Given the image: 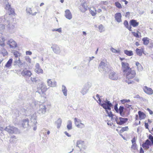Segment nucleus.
<instances>
[{"label": "nucleus", "mask_w": 153, "mask_h": 153, "mask_svg": "<svg viewBox=\"0 0 153 153\" xmlns=\"http://www.w3.org/2000/svg\"><path fill=\"white\" fill-rule=\"evenodd\" d=\"M6 16L2 17V21L1 23H2L0 25V29L3 30L5 29V26L7 28L8 30L13 29L14 28V26L10 24L9 21L5 18Z\"/></svg>", "instance_id": "1"}, {"label": "nucleus", "mask_w": 153, "mask_h": 153, "mask_svg": "<svg viewBox=\"0 0 153 153\" xmlns=\"http://www.w3.org/2000/svg\"><path fill=\"white\" fill-rule=\"evenodd\" d=\"M149 139H147L142 145V147L145 149L147 150L149 148V146L153 145V136L151 135L149 136Z\"/></svg>", "instance_id": "2"}, {"label": "nucleus", "mask_w": 153, "mask_h": 153, "mask_svg": "<svg viewBox=\"0 0 153 153\" xmlns=\"http://www.w3.org/2000/svg\"><path fill=\"white\" fill-rule=\"evenodd\" d=\"M98 68L100 71H103L105 73L108 72L109 70L107 64L102 61L99 64Z\"/></svg>", "instance_id": "3"}, {"label": "nucleus", "mask_w": 153, "mask_h": 153, "mask_svg": "<svg viewBox=\"0 0 153 153\" xmlns=\"http://www.w3.org/2000/svg\"><path fill=\"white\" fill-rule=\"evenodd\" d=\"M104 101V103H101V106L105 109H108V110L110 111L111 109V107L113 106V105L107 99Z\"/></svg>", "instance_id": "4"}, {"label": "nucleus", "mask_w": 153, "mask_h": 153, "mask_svg": "<svg viewBox=\"0 0 153 153\" xmlns=\"http://www.w3.org/2000/svg\"><path fill=\"white\" fill-rule=\"evenodd\" d=\"M124 74L128 79L133 78L136 75L135 71L133 70H132L131 69Z\"/></svg>", "instance_id": "5"}, {"label": "nucleus", "mask_w": 153, "mask_h": 153, "mask_svg": "<svg viewBox=\"0 0 153 153\" xmlns=\"http://www.w3.org/2000/svg\"><path fill=\"white\" fill-rule=\"evenodd\" d=\"M4 130L10 134L17 133L18 131V129L13 126H9L6 127Z\"/></svg>", "instance_id": "6"}, {"label": "nucleus", "mask_w": 153, "mask_h": 153, "mask_svg": "<svg viewBox=\"0 0 153 153\" xmlns=\"http://www.w3.org/2000/svg\"><path fill=\"white\" fill-rule=\"evenodd\" d=\"M47 89L46 85L44 83H42L40 85L39 88H38L37 92L40 94H42L47 91Z\"/></svg>", "instance_id": "7"}, {"label": "nucleus", "mask_w": 153, "mask_h": 153, "mask_svg": "<svg viewBox=\"0 0 153 153\" xmlns=\"http://www.w3.org/2000/svg\"><path fill=\"white\" fill-rule=\"evenodd\" d=\"M109 72V78L113 80H117L118 79V75L113 70H110L108 71Z\"/></svg>", "instance_id": "8"}, {"label": "nucleus", "mask_w": 153, "mask_h": 153, "mask_svg": "<svg viewBox=\"0 0 153 153\" xmlns=\"http://www.w3.org/2000/svg\"><path fill=\"white\" fill-rule=\"evenodd\" d=\"M128 120L127 118H123L121 117H120L119 118L117 117H116L115 121L117 123L120 125H121L125 123Z\"/></svg>", "instance_id": "9"}, {"label": "nucleus", "mask_w": 153, "mask_h": 153, "mask_svg": "<svg viewBox=\"0 0 153 153\" xmlns=\"http://www.w3.org/2000/svg\"><path fill=\"white\" fill-rule=\"evenodd\" d=\"M6 43L9 45L10 48H15L17 47V44L13 39H10L7 41Z\"/></svg>", "instance_id": "10"}, {"label": "nucleus", "mask_w": 153, "mask_h": 153, "mask_svg": "<svg viewBox=\"0 0 153 153\" xmlns=\"http://www.w3.org/2000/svg\"><path fill=\"white\" fill-rule=\"evenodd\" d=\"M121 65L123 72L124 73L131 69L129 67V64L127 62H122Z\"/></svg>", "instance_id": "11"}, {"label": "nucleus", "mask_w": 153, "mask_h": 153, "mask_svg": "<svg viewBox=\"0 0 153 153\" xmlns=\"http://www.w3.org/2000/svg\"><path fill=\"white\" fill-rule=\"evenodd\" d=\"M74 121L75 125L78 128H83L85 127V125L81 123V120L77 118H75Z\"/></svg>", "instance_id": "12"}, {"label": "nucleus", "mask_w": 153, "mask_h": 153, "mask_svg": "<svg viewBox=\"0 0 153 153\" xmlns=\"http://www.w3.org/2000/svg\"><path fill=\"white\" fill-rule=\"evenodd\" d=\"M51 48L56 54H59L61 52L59 47L56 45L54 44L51 47Z\"/></svg>", "instance_id": "13"}, {"label": "nucleus", "mask_w": 153, "mask_h": 153, "mask_svg": "<svg viewBox=\"0 0 153 153\" xmlns=\"http://www.w3.org/2000/svg\"><path fill=\"white\" fill-rule=\"evenodd\" d=\"M35 71L38 74H42L43 71L41 68L39 63H36L35 65Z\"/></svg>", "instance_id": "14"}, {"label": "nucleus", "mask_w": 153, "mask_h": 153, "mask_svg": "<svg viewBox=\"0 0 153 153\" xmlns=\"http://www.w3.org/2000/svg\"><path fill=\"white\" fill-rule=\"evenodd\" d=\"M36 113H34L31 116L30 120L31 123H32V126H35L37 123L36 120Z\"/></svg>", "instance_id": "15"}, {"label": "nucleus", "mask_w": 153, "mask_h": 153, "mask_svg": "<svg viewBox=\"0 0 153 153\" xmlns=\"http://www.w3.org/2000/svg\"><path fill=\"white\" fill-rule=\"evenodd\" d=\"M143 90L146 93L149 95L152 94L153 93L152 89L146 86L144 87Z\"/></svg>", "instance_id": "16"}, {"label": "nucleus", "mask_w": 153, "mask_h": 153, "mask_svg": "<svg viewBox=\"0 0 153 153\" xmlns=\"http://www.w3.org/2000/svg\"><path fill=\"white\" fill-rule=\"evenodd\" d=\"M21 74L23 76H27L29 77H30L32 74L30 71L28 70H23Z\"/></svg>", "instance_id": "17"}, {"label": "nucleus", "mask_w": 153, "mask_h": 153, "mask_svg": "<svg viewBox=\"0 0 153 153\" xmlns=\"http://www.w3.org/2000/svg\"><path fill=\"white\" fill-rule=\"evenodd\" d=\"M121 17V14L120 13H117L115 15V19L119 23L122 22Z\"/></svg>", "instance_id": "18"}, {"label": "nucleus", "mask_w": 153, "mask_h": 153, "mask_svg": "<svg viewBox=\"0 0 153 153\" xmlns=\"http://www.w3.org/2000/svg\"><path fill=\"white\" fill-rule=\"evenodd\" d=\"M29 120L28 119H25L23 120L22 123V125L24 128H27L29 127Z\"/></svg>", "instance_id": "19"}, {"label": "nucleus", "mask_w": 153, "mask_h": 153, "mask_svg": "<svg viewBox=\"0 0 153 153\" xmlns=\"http://www.w3.org/2000/svg\"><path fill=\"white\" fill-rule=\"evenodd\" d=\"M132 145L131 148L134 150H136L137 149V145L136 143V140L135 137H134L133 139L131 140Z\"/></svg>", "instance_id": "20"}, {"label": "nucleus", "mask_w": 153, "mask_h": 153, "mask_svg": "<svg viewBox=\"0 0 153 153\" xmlns=\"http://www.w3.org/2000/svg\"><path fill=\"white\" fill-rule=\"evenodd\" d=\"M65 12L66 18L69 20L71 19L72 18V15L70 10L68 9L66 10L65 11Z\"/></svg>", "instance_id": "21"}, {"label": "nucleus", "mask_w": 153, "mask_h": 153, "mask_svg": "<svg viewBox=\"0 0 153 153\" xmlns=\"http://www.w3.org/2000/svg\"><path fill=\"white\" fill-rule=\"evenodd\" d=\"M139 24V22H137L136 20L134 19L131 20L129 22L130 25L134 27L138 26Z\"/></svg>", "instance_id": "22"}, {"label": "nucleus", "mask_w": 153, "mask_h": 153, "mask_svg": "<svg viewBox=\"0 0 153 153\" xmlns=\"http://www.w3.org/2000/svg\"><path fill=\"white\" fill-rule=\"evenodd\" d=\"M46 107L45 105H41L39 111V113L42 114H45L46 111Z\"/></svg>", "instance_id": "23"}, {"label": "nucleus", "mask_w": 153, "mask_h": 153, "mask_svg": "<svg viewBox=\"0 0 153 153\" xmlns=\"http://www.w3.org/2000/svg\"><path fill=\"white\" fill-rule=\"evenodd\" d=\"M89 90V88L87 86H85L82 88L81 91V93L84 95L87 93Z\"/></svg>", "instance_id": "24"}, {"label": "nucleus", "mask_w": 153, "mask_h": 153, "mask_svg": "<svg viewBox=\"0 0 153 153\" xmlns=\"http://www.w3.org/2000/svg\"><path fill=\"white\" fill-rule=\"evenodd\" d=\"M138 114L139 116V119L140 120L144 119L146 117V114L143 112L140 111H139L138 112Z\"/></svg>", "instance_id": "25"}, {"label": "nucleus", "mask_w": 153, "mask_h": 153, "mask_svg": "<svg viewBox=\"0 0 153 153\" xmlns=\"http://www.w3.org/2000/svg\"><path fill=\"white\" fill-rule=\"evenodd\" d=\"M81 7H80V8L83 7V8H84V10H82L81 9V11L82 12H84L86 10H87V6L85 2L82 4L81 5Z\"/></svg>", "instance_id": "26"}, {"label": "nucleus", "mask_w": 153, "mask_h": 153, "mask_svg": "<svg viewBox=\"0 0 153 153\" xmlns=\"http://www.w3.org/2000/svg\"><path fill=\"white\" fill-rule=\"evenodd\" d=\"M14 62L15 63L14 65H16V64L18 65L19 67L23 65V63L20 60L19 58H18V59L17 60V59L15 60L14 61Z\"/></svg>", "instance_id": "27"}, {"label": "nucleus", "mask_w": 153, "mask_h": 153, "mask_svg": "<svg viewBox=\"0 0 153 153\" xmlns=\"http://www.w3.org/2000/svg\"><path fill=\"white\" fill-rule=\"evenodd\" d=\"M135 64L138 71H141L143 70V68L142 66L138 62H136Z\"/></svg>", "instance_id": "28"}, {"label": "nucleus", "mask_w": 153, "mask_h": 153, "mask_svg": "<svg viewBox=\"0 0 153 153\" xmlns=\"http://www.w3.org/2000/svg\"><path fill=\"white\" fill-rule=\"evenodd\" d=\"M83 144H84V141L81 140H78L77 141L76 143V146L77 147H78L80 149V151H81V149L79 146V145H81L82 146Z\"/></svg>", "instance_id": "29"}, {"label": "nucleus", "mask_w": 153, "mask_h": 153, "mask_svg": "<svg viewBox=\"0 0 153 153\" xmlns=\"http://www.w3.org/2000/svg\"><path fill=\"white\" fill-rule=\"evenodd\" d=\"M62 91L64 95L65 96H66L67 94V90L65 86L64 85H62Z\"/></svg>", "instance_id": "30"}, {"label": "nucleus", "mask_w": 153, "mask_h": 153, "mask_svg": "<svg viewBox=\"0 0 153 153\" xmlns=\"http://www.w3.org/2000/svg\"><path fill=\"white\" fill-rule=\"evenodd\" d=\"M13 59L12 58L10 59L7 62L5 65V67L7 68L10 67L11 65Z\"/></svg>", "instance_id": "31"}, {"label": "nucleus", "mask_w": 153, "mask_h": 153, "mask_svg": "<svg viewBox=\"0 0 153 153\" xmlns=\"http://www.w3.org/2000/svg\"><path fill=\"white\" fill-rule=\"evenodd\" d=\"M26 10L27 13H29V14H31L33 16L36 15L37 13L36 12H35L33 13H32L31 8L30 7L27 8Z\"/></svg>", "instance_id": "32"}, {"label": "nucleus", "mask_w": 153, "mask_h": 153, "mask_svg": "<svg viewBox=\"0 0 153 153\" xmlns=\"http://www.w3.org/2000/svg\"><path fill=\"white\" fill-rule=\"evenodd\" d=\"M68 125L67 127L68 130H70L72 129V124L71 120H69L68 121Z\"/></svg>", "instance_id": "33"}, {"label": "nucleus", "mask_w": 153, "mask_h": 153, "mask_svg": "<svg viewBox=\"0 0 153 153\" xmlns=\"http://www.w3.org/2000/svg\"><path fill=\"white\" fill-rule=\"evenodd\" d=\"M136 52L137 54L139 56H141L143 52V50L142 49H140L138 48H137L136 50Z\"/></svg>", "instance_id": "34"}, {"label": "nucleus", "mask_w": 153, "mask_h": 153, "mask_svg": "<svg viewBox=\"0 0 153 153\" xmlns=\"http://www.w3.org/2000/svg\"><path fill=\"white\" fill-rule=\"evenodd\" d=\"M124 53L128 56H131L133 54V52L131 51H128L127 50H125L124 51Z\"/></svg>", "instance_id": "35"}, {"label": "nucleus", "mask_w": 153, "mask_h": 153, "mask_svg": "<svg viewBox=\"0 0 153 153\" xmlns=\"http://www.w3.org/2000/svg\"><path fill=\"white\" fill-rule=\"evenodd\" d=\"M56 123L57 124L58 128H59L61 125L62 123V120L60 118H59L57 121L56 122Z\"/></svg>", "instance_id": "36"}, {"label": "nucleus", "mask_w": 153, "mask_h": 153, "mask_svg": "<svg viewBox=\"0 0 153 153\" xmlns=\"http://www.w3.org/2000/svg\"><path fill=\"white\" fill-rule=\"evenodd\" d=\"M98 28L99 29V31L101 33L105 31L104 27L102 24L99 25L98 26Z\"/></svg>", "instance_id": "37"}, {"label": "nucleus", "mask_w": 153, "mask_h": 153, "mask_svg": "<svg viewBox=\"0 0 153 153\" xmlns=\"http://www.w3.org/2000/svg\"><path fill=\"white\" fill-rule=\"evenodd\" d=\"M148 38L147 37L144 38L142 40L143 41V44L145 45H148L149 42V40L148 39Z\"/></svg>", "instance_id": "38"}, {"label": "nucleus", "mask_w": 153, "mask_h": 153, "mask_svg": "<svg viewBox=\"0 0 153 153\" xmlns=\"http://www.w3.org/2000/svg\"><path fill=\"white\" fill-rule=\"evenodd\" d=\"M29 109L27 108L25 109V108H22V113L23 114H25L26 115H27L28 114H27V112L29 111Z\"/></svg>", "instance_id": "39"}, {"label": "nucleus", "mask_w": 153, "mask_h": 153, "mask_svg": "<svg viewBox=\"0 0 153 153\" xmlns=\"http://www.w3.org/2000/svg\"><path fill=\"white\" fill-rule=\"evenodd\" d=\"M5 39L4 38H2L0 40V45L2 47H4V42L5 41Z\"/></svg>", "instance_id": "40"}, {"label": "nucleus", "mask_w": 153, "mask_h": 153, "mask_svg": "<svg viewBox=\"0 0 153 153\" xmlns=\"http://www.w3.org/2000/svg\"><path fill=\"white\" fill-rule=\"evenodd\" d=\"M124 105L126 108H129V111H130V108H131L132 109H133V108L132 107V105H129L127 103H126L124 104Z\"/></svg>", "instance_id": "41"}, {"label": "nucleus", "mask_w": 153, "mask_h": 153, "mask_svg": "<svg viewBox=\"0 0 153 153\" xmlns=\"http://www.w3.org/2000/svg\"><path fill=\"white\" fill-rule=\"evenodd\" d=\"M1 52V53L2 54L3 56H5L8 54L7 51L4 49H3Z\"/></svg>", "instance_id": "42"}, {"label": "nucleus", "mask_w": 153, "mask_h": 153, "mask_svg": "<svg viewBox=\"0 0 153 153\" xmlns=\"http://www.w3.org/2000/svg\"><path fill=\"white\" fill-rule=\"evenodd\" d=\"M128 126H126L122 128L120 130V131L121 133L123 132L128 130Z\"/></svg>", "instance_id": "43"}, {"label": "nucleus", "mask_w": 153, "mask_h": 153, "mask_svg": "<svg viewBox=\"0 0 153 153\" xmlns=\"http://www.w3.org/2000/svg\"><path fill=\"white\" fill-rule=\"evenodd\" d=\"M115 6L119 8H122L121 4L118 2H116L115 3Z\"/></svg>", "instance_id": "44"}, {"label": "nucleus", "mask_w": 153, "mask_h": 153, "mask_svg": "<svg viewBox=\"0 0 153 153\" xmlns=\"http://www.w3.org/2000/svg\"><path fill=\"white\" fill-rule=\"evenodd\" d=\"M91 14L93 16H95L96 14V10H95V11L92 10L91 9L89 10Z\"/></svg>", "instance_id": "45"}, {"label": "nucleus", "mask_w": 153, "mask_h": 153, "mask_svg": "<svg viewBox=\"0 0 153 153\" xmlns=\"http://www.w3.org/2000/svg\"><path fill=\"white\" fill-rule=\"evenodd\" d=\"M138 33H139V32L138 31H137V33H135L134 32H132V33L133 34V35L135 37L137 38H139V36L138 34Z\"/></svg>", "instance_id": "46"}, {"label": "nucleus", "mask_w": 153, "mask_h": 153, "mask_svg": "<svg viewBox=\"0 0 153 153\" xmlns=\"http://www.w3.org/2000/svg\"><path fill=\"white\" fill-rule=\"evenodd\" d=\"M117 105H118V104L117 103L115 104L114 106V109L116 111V112L117 113H118L119 112V109H118V108Z\"/></svg>", "instance_id": "47"}, {"label": "nucleus", "mask_w": 153, "mask_h": 153, "mask_svg": "<svg viewBox=\"0 0 153 153\" xmlns=\"http://www.w3.org/2000/svg\"><path fill=\"white\" fill-rule=\"evenodd\" d=\"M16 138L15 136L13 135L11 136L10 140L11 141H13V142L14 143L16 141Z\"/></svg>", "instance_id": "48"}, {"label": "nucleus", "mask_w": 153, "mask_h": 153, "mask_svg": "<svg viewBox=\"0 0 153 153\" xmlns=\"http://www.w3.org/2000/svg\"><path fill=\"white\" fill-rule=\"evenodd\" d=\"M48 85V86L51 87L52 82L51 79H48L47 81Z\"/></svg>", "instance_id": "49"}, {"label": "nucleus", "mask_w": 153, "mask_h": 153, "mask_svg": "<svg viewBox=\"0 0 153 153\" xmlns=\"http://www.w3.org/2000/svg\"><path fill=\"white\" fill-rule=\"evenodd\" d=\"M25 59L29 63H30L31 62V59L30 58L29 56H26L25 57Z\"/></svg>", "instance_id": "50"}, {"label": "nucleus", "mask_w": 153, "mask_h": 153, "mask_svg": "<svg viewBox=\"0 0 153 153\" xmlns=\"http://www.w3.org/2000/svg\"><path fill=\"white\" fill-rule=\"evenodd\" d=\"M124 25L125 26V27L127 28L128 27V22L127 20H125L124 23H123Z\"/></svg>", "instance_id": "51"}, {"label": "nucleus", "mask_w": 153, "mask_h": 153, "mask_svg": "<svg viewBox=\"0 0 153 153\" xmlns=\"http://www.w3.org/2000/svg\"><path fill=\"white\" fill-rule=\"evenodd\" d=\"M119 114L121 116L123 117H127L125 116V112L124 111H119Z\"/></svg>", "instance_id": "52"}, {"label": "nucleus", "mask_w": 153, "mask_h": 153, "mask_svg": "<svg viewBox=\"0 0 153 153\" xmlns=\"http://www.w3.org/2000/svg\"><path fill=\"white\" fill-rule=\"evenodd\" d=\"M30 79L31 81L33 82H36L37 81V78H36L35 77H31L30 78Z\"/></svg>", "instance_id": "53"}, {"label": "nucleus", "mask_w": 153, "mask_h": 153, "mask_svg": "<svg viewBox=\"0 0 153 153\" xmlns=\"http://www.w3.org/2000/svg\"><path fill=\"white\" fill-rule=\"evenodd\" d=\"M19 54V53L18 51H16L14 52L13 54L15 56V57L16 58H17L18 56V54Z\"/></svg>", "instance_id": "54"}, {"label": "nucleus", "mask_w": 153, "mask_h": 153, "mask_svg": "<svg viewBox=\"0 0 153 153\" xmlns=\"http://www.w3.org/2000/svg\"><path fill=\"white\" fill-rule=\"evenodd\" d=\"M124 108L123 106H120L119 109V111H124Z\"/></svg>", "instance_id": "55"}, {"label": "nucleus", "mask_w": 153, "mask_h": 153, "mask_svg": "<svg viewBox=\"0 0 153 153\" xmlns=\"http://www.w3.org/2000/svg\"><path fill=\"white\" fill-rule=\"evenodd\" d=\"M56 85V81H54L53 82H52L51 87H55Z\"/></svg>", "instance_id": "56"}, {"label": "nucleus", "mask_w": 153, "mask_h": 153, "mask_svg": "<svg viewBox=\"0 0 153 153\" xmlns=\"http://www.w3.org/2000/svg\"><path fill=\"white\" fill-rule=\"evenodd\" d=\"M108 116L109 117H112L114 116V115L113 114L112 112L111 111H110V112H109V114H108Z\"/></svg>", "instance_id": "57"}, {"label": "nucleus", "mask_w": 153, "mask_h": 153, "mask_svg": "<svg viewBox=\"0 0 153 153\" xmlns=\"http://www.w3.org/2000/svg\"><path fill=\"white\" fill-rule=\"evenodd\" d=\"M81 149V150L82 149H83L84 150H85L87 148V146L83 144L82 146V147L80 148Z\"/></svg>", "instance_id": "58"}, {"label": "nucleus", "mask_w": 153, "mask_h": 153, "mask_svg": "<svg viewBox=\"0 0 153 153\" xmlns=\"http://www.w3.org/2000/svg\"><path fill=\"white\" fill-rule=\"evenodd\" d=\"M130 16V13L129 12L126 13L125 16L126 17H129Z\"/></svg>", "instance_id": "59"}, {"label": "nucleus", "mask_w": 153, "mask_h": 153, "mask_svg": "<svg viewBox=\"0 0 153 153\" xmlns=\"http://www.w3.org/2000/svg\"><path fill=\"white\" fill-rule=\"evenodd\" d=\"M26 55H31L32 54V53L31 51H27L26 52Z\"/></svg>", "instance_id": "60"}, {"label": "nucleus", "mask_w": 153, "mask_h": 153, "mask_svg": "<svg viewBox=\"0 0 153 153\" xmlns=\"http://www.w3.org/2000/svg\"><path fill=\"white\" fill-rule=\"evenodd\" d=\"M145 126L146 129H149V125L147 123H145Z\"/></svg>", "instance_id": "61"}, {"label": "nucleus", "mask_w": 153, "mask_h": 153, "mask_svg": "<svg viewBox=\"0 0 153 153\" xmlns=\"http://www.w3.org/2000/svg\"><path fill=\"white\" fill-rule=\"evenodd\" d=\"M56 31H58L59 33H61L62 32V29L61 28L56 29Z\"/></svg>", "instance_id": "62"}, {"label": "nucleus", "mask_w": 153, "mask_h": 153, "mask_svg": "<svg viewBox=\"0 0 153 153\" xmlns=\"http://www.w3.org/2000/svg\"><path fill=\"white\" fill-rule=\"evenodd\" d=\"M111 50L113 53H115V52H116V50L113 48H111Z\"/></svg>", "instance_id": "63"}, {"label": "nucleus", "mask_w": 153, "mask_h": 153, "mask_svg": "<svg viewBox=\"0 0 153 153\" xmlns=\"http://www.w3.org/2000/svg\"><path fill=\"white\" fill-rule=\"evenodd\" d=\"M144 153V151L143 150V148L140 147V153Z\"/></svg>", "instance_id": "64"}]
</instances>
